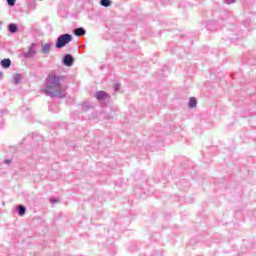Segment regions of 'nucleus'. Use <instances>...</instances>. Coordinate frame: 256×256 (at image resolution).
Segmentation results:
<instances>
[{"label": "nucleus", "instance_id": "obj_9", "mask_svg": "<svg viewBox=\"0 0 256 256\" xmlns=\"http://www.w3.org/2000/svg\"><path fill=\"white\" fill-rule=\"evenodd\" d=\"M189 107L190 109H194L195 107H197V99L191 97L189 102Z\"/></svg>", "mask_w": 256, "mask_h": 256}, {"label": "nucleus", "instance_id": "obj_1", "mask_svg": "<svg viewBox=\"0 0 256 256\" xmlns=\"http://www.w3.org/2000/svg\"><path fill=\"white\" fill-rule=\"evenodd\" d=\"M66 90L67 88L61 85V77L51 72L46 80V86L44 89L45 94L49 95V97H58L63 99V97H65Z\"/></svg>", "mask_w": 256, "mask_h": 256}, {"label": "nucleus", "instance_id": "obj_7", "mask_svg": "<svg viewBox=\"0 0 256 256\" xmlns=\"http://www.w3.org/2000/svg\"><path fill=\"white\" fill-rule=\"evenodd\" d=\"M74 35H76L77 37H82L83 35H85V29L83 28H77L74 31Z\"/></svg>", "mask_w": 256, "mask_h": 256}, {"label": "nucleus", "instance_id": "obj_11", "mask_svg": "<svg viewBox=\"0 0 256 256\" xmlns=\"http://www.w3.org/2000/svg\"><path fill=\"white\" fill-rule=\"evenodd\" d=\"M9 31L10 33H17V26L15 24H10Z\"/></svg>", "mask_w": 256, "mask_h": 256}, {"label": "nucleus", "instance_id": "obj_6", "mask_svg": "<svg viewBox=\"0 0 256 256\" xmlns=\"http://www.w3.org/2000/svg\"><path fill=\"white\" fill-rule=\"evenodd\" d=\"M1 65H2V67H4V69H9V67H11V60L4 59L1 61Z\"/></svg>", "mask_w": 256, "mask_h": 256}, {"label": "nucleus", "instance_id": "obj_5", "mask_svg": "<svg viewBox=\"0 0 256 256\" xmlns=\"http://www.w3.org/2000/svg\"><path fill=\"white\" fill-rule=\"evenodd\" d=\"M51 51V44H42L41 53L47 55Z\"/></svg>", "mask_w": 256, "mask_h": 256}, {"label": "nucleus", "instance_id": "obj_13", "mask_svg": "<svg viewBox=\"0 0 256 256\" xmlns=\"http://www.w3.org/2000/svg\"><path fill=\"white\" fill-rule=\"evenodd\" d=\"M15 1L16 0H7V3L10 5V7H13L15 5Z\"/></svg>", "mask_w": 256, "mask_h": 256}, {"label": "nucleus", "instance_id": "obj_10", "mask_svg": "<svg viewBox=\"0 0 256 256\" xmlns=\"http://www.w3.org/2000/svg\"><path fill=\"white\" fill-rule=\"evenodd\" d=\"M18 211H19L20 217H23V215H25L26 209L24 208L23 205H20V206H18Z\"/></svg>", "mask_w": 256, "mask_h": 256}, {"label": "nucleus", "instance_id": "obj_3", "mask_svg": "<svg viewBox=\"0 0 256 256\" xmlns=\"http://www.w3.org/2000/svg\"><path fill=\"white\" fill-rule=\"evenodd\" d=\"M75 60L73 59V56L67 54L64 56V59H63V63L64 65H66V67H71V65H73V62Z\"/></svg>", "mask_w": 256, "mask_h": 256}, {"label": "nucleus", "instance_id": "obj_17", "mask_svg": "<svg viewBox=\"0 0 256 256\" xmlns=\"http://www.w3.org/2000/svg\"><path fill=\"white\" fill-rule=\"evenodd\" d=\"M5 163H9V160H6Z\"/></svg>", "mask_w": 256, "mask_h": 256}, {"label": "nucleus", "instance_id": "obj_16", "mask_svg": "<svg viewBox=\"0 0 256 256\" xmlns=\"http://www.w3.org/2000/svg\"><path fill=\"white\" fill-rule=\"evenodd\" d=\"M0 77H3V73L0 72Z\"/></svg>", "mask_w": 256, "mask_h": 256}, {"label": "nucleus", "instance_id": "obj_15", "mask_svg": "<svg viewBox=\"0 0 256 256\" xmlns=\"http://www.w3.org/2000/svg\"><path fill=\"white\" fill-rule=\"evenodd\" d=\"M120 87L121 86L119 84H115V86H114L115 91H119Z\"/></svg>", "mask_w": 256, "mask_h": 256}, {"label": "nucleus", "instance_id": "obj_2", "mask_svg": "<svg viewBox=\"0 0 256 256\" xmlns=\"http://www.w3.org/2000/svg\"><path fill=\"white\" fill-rule=\"evenodd\" d=\"M73 41V36L71 34H63L58 37L56 47L57 49H62V47H65L68 43H71Z\"/></svg>", "mask_w": 256, "mask_h": 256}, {"label": "nucleus", "instance_id": "obj_4", "mask_svg": "<svg viewBox=\"0 0 256 256\" xmlns=\"http://www.w3.org/2000/svg\"><path fill=\"white\" fill-rule=\"evenodd\" d=\"M96 99L101 100V99H107L109 98V94H107L105 91H98L95 95Z\"/></svg>", "mask_w": 256, "mask_h": 256}, {"label": "nucleus", "instance_id": "obj_8", "mask_svg": "<svg viewBox=\"0 0 256 256\" xmlns=\"http://www.w3.org/2000/svg\"><path fill=\"white\" fill-rule=\"evenodd\" d=\"M21 79H23V76L21 74H16L13 77V83L18 85L21 82Z\"/></svg>", "mask_w": 256, "mask_h": 256}, {"label": "nucleus", "instance_id": "obj_14", "mask_svg": "<svg viewBox=\"0 0 256 256\" xmlns=\"http://www.w3.org/2000/svg\"><path fill=\"white\" fill-rule=\"evenodd\" d=\"M225 2L227 3V5H231L235 3V0H225Z\"/></svg>", "mask_w": 256, "mask_h": 256}, {"label": "nucleus", "instance_id": "obj_12", "mask_svg": "<svg viewBox=\"0 0 256 256\" xmlns=\"http://www.w3.org/2000/svg\"><path fill=\"white\" fill-rule=\"evenodd\" d=\"M102 7H109L111 5V0H101Z\"/></svg>", "mask_w": 256, "mask_h": 256}]
</instances>
